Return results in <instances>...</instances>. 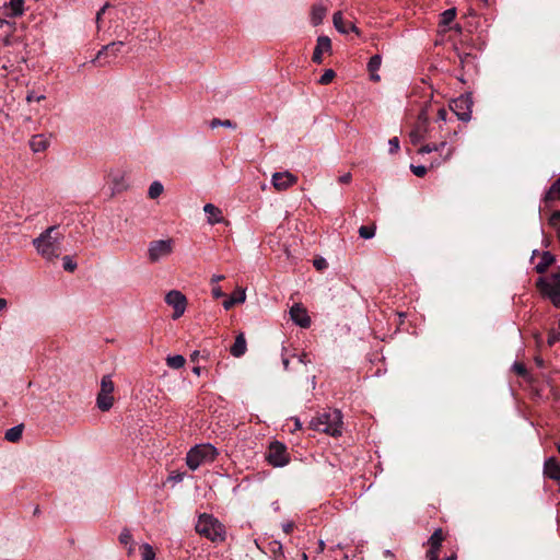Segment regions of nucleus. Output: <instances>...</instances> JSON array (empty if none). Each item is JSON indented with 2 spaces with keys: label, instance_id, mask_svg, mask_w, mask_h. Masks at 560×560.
Instances as JSON below:
<instances>
[{
  "label": "nucleus",
  "instance_id": "nucleus-31",
  "mask_svg": "<svg viewBox=\"0 0 560 560\" xmlns=\"http://www.w3.org/2000/svg\"><path fill=\"white\" fill-rule=\"evenodd\" d=\"M553 262V257L550 253L548 252H545L542 257H541V260L537 264L536 266V270L537 272L539 273H542L545 272V270L547 269V267L549 265H551Z\"/></svg>",
  "mask_w": 560,
  "mask_h": 560
},
{
  "label": "nucleus",
  "instance_id": "nucleus-43",
  "mask_svg": "<svg viewBox=\"0 0 560 560\" xmlns=\"http://www.w3.org/2000/svg\"><path fill=\"white\" fill-rule=\"evenodd\" d=\"M45 98H46V96L44 94L36 95L34 91H28L27 95H26V102L27 103H32L34 101L40 102V101H43Z\"/></svg>",
  "mask_w": 560,
  "mask_h": 560
},
{
  "label": "nucleus",
  "instance_id": "nucleus-11",
  "mask_svg": "<svg viewBox=\"0 0 560 560\" xmlns=\"http://www.w3.org/2000/svg\"><path fill=\"white\" fill-rule=\"evenodd\" d=\"M165 302L173 307V319L179 318L186 311V296L178 290L170 291L165 296Z\"/></svg>",
  "mask_w": 560,
  "mask_h": 560
},
{
  "label": "nucleus",
  "instance_id": "nucleus-44",
  "mask_svg": "<svg viewBox=\"0 0 560 560\" xmlns=\"http://www.w3.org/2000/svg\"><path fill=\"white\" fill-rule=\"evenodd\" d=\"M184 477L185 472L172 471V474L168 477V481H172L173 483H178L183 481Z\"/></svg>",
  "mask_w": 560,
  "mask_h": 560
},
{
  "label": "nucleus",
  "instance_id": "nucleus-39",
  "mask_svg": "<svg viewBox=\"0 0 560 560\" xmlns=\"http://www.w3.org/2000/svg\"><path fill=\"white\" fill-rule=\"evenodd\" d=\"M118 539L120 544L128 546L132 542V535L128 528H124L120 532Z\"/></svg>",
  "mask_w": 560,
  "mask_h": 560
},
{
  "label": "nucleus",
  "instance_id": "nucleus-50",
  "mask_svg": "<svg viewBox=\"0 0 560 560\" xmlns=\"http://www.w3.org/2000/svg\"><path fill=\"white\" fill-rule=\"evenodd\" d=\"M350 180H351L350 173H346L339 177V183H341V184H348V183H350Z\"/></svg>",
  "mask_w": 560,
  "mask_h": 560
},
{
  "label": "nucleus",
  "instance_id": "nucleus-28",
  "mask_svg": "<svg viewBox=\"0 0 560 560\" xmlns=\"http://www.w3.org/2000/svg\"><path fill=\"white\" fill-rule=\"evenodd\" d=\"M332 22L335 27L342 34H348L349 30L347 28L348 23H345L343 16L341 12H336L332 16Z\"/></svg>",
  "mask_w": 560,
  "mask_h": 560
},
{
  "label": "nucleus",
  "instance_id": "nucleus-48",
  "mask_svg": "<svg viewBox=\"0 0 560 560\" xmlns=\"http://www.w3.org/2000/svg\"><path fill=\"white\" fill-rule=\"evenodd\" d=\"M212 295H213L214 299H219V298L224 296V293H223L221 287H219V285L213 287L212 288Z\"/></svg>",
  "mask_w": 560,
  "mask_h": 560
},
{
  "label": "nucleus",
  "instance_id": "nucleus-15",
  "mask_svg": "<svg viewBox=\"0 0 560 560\" xmlns=\"http://www.w3.org/2000/svg\"><path fill=\"white\" fill-rule=\"evenodd\" d=\"M544 475L555 481L560 480V463L556 457H549L545 460Z\"/></svg>",
  "mask_w": 560,
  "mask_h": 560
},
{
  "label": "nucleus",
  "instance_id": "nucleus-16",
  "mask_svg": "<svg viewBox=\"0 0 560 560\" xmlns=\"http://www.w3.org/2000/svg\"><path fill=\"white\" fill-rule=\"evenodd\" d=\"M203 211L208 215L207 222L211 225H214L217 223H221L224 221L222 211L212 203H206L203 207Z\"/></svg>",
  "mask_w": 560,
  "mask_h": 560
},
{
  "label": "nucleus",
  "instance_id": "nucleus-2",
  "mask_svg": "<svg viewBox=\"0 0 560 560\" xmlns=\"http://www.w3.org/2000/svg\"><path fill=\"white\" fill-rule=\"evenodd\" d=\"M311 428L329 435L336 436L341 434L342 415L338 409L328 410L312 419Z\"/></svg>",
  "mask_w": 560,
  "mask_h": 560
},
{
  "label": "nucleus",
  "instance_id": "nucleus-57",
  "mask_svg": "<svg viewBox=\"0 0 560 560\" xmlns=\"http://www.w3.org/2000/svg\"><path fill=\"white\" fill-rule=\"evenodd\" d=\"M535 362H536V364H537L539 368H542V366H544V360H542L541 358L537 357V358L535 359Z\"/></svg>",
  "mask_w": 560,
  "mask_h": 560
},
{
  "label": "nucleus",
  "instance_id": "nucleus-18",
  "mask_svg": "<svg viewBox=\"0 0 560 560\" xmlns=\"http://www.w3.org/2000/svg\"><path fill=\"white\" fill-rule=\"evenodd\" d=\"M247 350L246 339L244 337V334H240L236 336L235 341L233 346L230 349V352L235 358H241L245 354Z\"/></svg>",
  "mask_w": 560,
  "mask_h": 560
},
{
  "label": "nucleus",
  "instance_id": "nucleus-46",
  "mask_svg": "<svg viewBox=\"0 0 560 560\" xmlns=\"http://www.w3.org/2000/svg\"><path fill=\"white\" fill-rule=\"evenodd\" d=\"M314 267L317 269V270H323L327 267V262L324 258H319V259H315L314 260Z\"/></svg>",
  "mask_w": 560,
  "mask_h": 560
},
{
  "label": "nucleus",
  "instance_id": "nucleus-35",
  "mask_svg": "<svg viewBox=\"0 0 560 560\" xmlns=\"http://www.w3.org/2000/svg\"><path fill=\"white\" fill-rule=\"evenodd\" d=\"M142 560H155V552L151 545L144 542L141 545Z\"/></svg>",
  "mask_w": 560,
  "mask_h": 560
},
{
  "label": "nucleus",
  "instance_id": "nucleus-9",
  "mask_svg": "<svg viewBox=\"0 0 560 560\" xmlns=\"http://www.w3.org/2000/svg\"><path fill=\"white\" fill-rule=\"evenodd\" d=\"M472 104L471 95L464 94L453 101L451 108L459 120L467 122L471 119Z\"/></svg>",
  "mask_w": 560,
  "mask_h": 560
},
{
  "label": "nucleus",
  "instance_id": "nucleus-29",
  "mask_svg": "<svg viewBox=\"0 0 560 560\" xmlns=\"http://www.w3.org/2000/svg\"><path fill=\"white\" fill-rule=\"evenodd\" d=\"M456 55L459 59V66L462 69H465L466 67H475L474 59L475 57L469 52H459L456 51Z\"/></svg>",
  "mask_w": 560,
  "mask_h": 560
},
{
  "label": "nucleus",
  "instance_id": "nucleus-8",
  "mask_svg": "<svg viewBox=\"0 0 560 560\" xmlns=\"http://www.w3.org/2000/svg\"><path fill=\"white\" fill-rule=\"evenodd\" d=\"M125 46V42L116 40L103 46L92 62L98 67H103L110 62L112 58H116Z\"/></svg>",
  "mask_w": 560,
  "mask_h": 560
},
{
  "label": "nucleus",
  "instance_id": "nucleus-12",
  "mask_svg": "<svg viewBox=\"0 0 560 560\" xmlns=\"http://www.w3.org/2000/svg\"><path fill=\"white\" fill-rule=\"evenodd\" d=\"M298 182V177L290 173L289 171L285 172H277L271 177V184L275 187V189L282 191L291 187Z\"/></svg>",
  "mask_w": 560,
  "mask_h": 560
},
{
  "label": "nucleus",
  "instance_id": "nucleus-5",
  "mask_svg": "<svg viewBox=\"0 0 560 560\" xmlns=\"http://www.w3.org/2000/svg\"><path fill=\"white\" fill-rule=\"evenodd\" d=\"M114 388L112 376L109 374L104 375L101 380V389L96 398V405L100 410L108 411L113 407L114 397L112 394Z\"/></svg>",
  "mask_w": 560,
  "mask_h": 560
},
{
  "label": "nucleus",
  "instance_id": "nucleus-61",
  "mask_svg": "<svg viewBox=\"0 0 560 560\" xmlns=\"http://www.w3.org/2000/svg\"><path fill=\"white\" fill-rule=\"evenodd\" d=\"M555 306L560 308V295L556 298Z\"/></svg>",
  "mask_w": 560,
  "mask_h": 560
},
{
  "label": "nucleus",
  "instance_id": "nucleus-26",
  "mask_svg": "<svg viewBox=\"0 0 560 560\" xmlns=\"http://www.w3.org/2000/svg\"><path fill=\"white\" fill-rule=\"evenodd\" d=\"M442 540H443L442 529L441 528L435 529L434 533L431 535V537L428 540V544L430 546L429 549H434L435 551H439Z\"/></svg>",
  "mask_w": 560,
  "mask_h": 560
},
{
  "label": "nucleus",
  "instance_id": "nucleus-56",
  "mask_svg": "<svg viewBox=\"0 0 560 560\" xmlns=\"http://www.w3.org/2000/svg\"><path fill=\"white\" fill-rule=\"evenodd\" d=\"M7 307V300L0 298V313Z\"/></svg>",
  "mask_w": 560,
  "mask_h": 560
},
{
  "label": "nucleus",
  "instance_id": "nucleus-22",
  "mask_svg": "<svg viewBox=\"0 0 560 560\" xmlns=\"http://www.w3.org/2000/svg\"><path fill=\"white\" fill-rule=\"evenodd\" d=\"M326 15V8L322 4H316L312 9L311 13V22L313 25H318L323 22Z\"/></svg>",
  "mask_w": 560,
  "mask_h": 560
},
{
  "label": "nucleus",
  "instance_id": "nucleus-17",
  "mask_svg": "<svg viewBox=\"0 0 560 560\" xmlns=\"http://www.w3.org/2000/svg\"><path fill=\"white\" fill-rule=\"evenodd\" d=\"M246 300V293L244 289H237L231 296L223 301L224 310H231L236 304H242Z\"/></svg>",
  "mask_w": 560,
  "mask_h": 560
},
{
  "label": "nucleus",
  "instance_id": "nucleus-64",
  "mask_svg": "<svg viewBox=\"0 0 560 560\" xmlns=\"http://www.w3.org/2000/svg\"><path fill=\"white\" fill-rule=\"evenodd\" d=\"M452 153H453V149H448V151H447V154H446L445 159H450V158H451V155H452Z\"/></svg>",
  "mask_w": 560,
  "mask_h": 560
},
{
  "label": "nucleus",
  "instance_id": "nucleus-34",
  "mask_svg": "<svg viewBox=\"0 0 560 560\" xmlns=\"http://www.w3.org/2000/svg\"><path fill=\"white\" fill-rule=\"evenodd\" d=\"M163 185L160 182L155 180L150 185L148 195L150 198L155 199L163 192Z\"/></svg>",
  "mask_w": 560,
  "mask_h": 560
},
{
  "label": "nucleus",
  "instance_id": "nucleus-32",
  "mask_svg": "<svg viewBox=\"0 0 560 560\" xmlns=\"http://www.w3.org/2000/svg\"><path fill=\"white\" fill-rule=\"evenodd\" d=\"M455 18H456V9L455 8L447 9L441 14V24L444 26H447L454 21Z\"/></svg>",
  "mask_w": 560,
  "mask_h": 560
},
{
  "label": "nucleus",
  "instance_id": "nucleus-3",
  "mask_svg": "<svg viewBox=\"0 0 560 560\" xmlns=\"http://www.w3.org/2000/svg\"><path fill=\"white\" fill-rule=\"evenodd\" d=\"M218 456V450L210 443L198 444L191 447L186 455V464L192 471L201 465L212 463Z\"/></svg>",
  "mask_w": 560,
  "mask_h": 560
},
{
  "label": "nucleus",
  "instance_id": "nucleus-30",
  "mask_svg": "<svg viewBox=\"0 0 560 560\" xmlns=\"http://www.w3.org/2000/svg\"><path fill=\"white\" fill-rule=\"evenodd\" d=\"M446 144H447L446 141H442L439 144H425V145H422L418 152L420 154H428L431 152H442L443 149L446 147Z\"/></svg>",
  "mask_w": 560,
  "mask_h": 560
},
{
  "label": "nucleus",
  "instance_id": "nucleus-38",
  "mask_svg": "<svg viewBox=\"0 0 560 560\" xmlns=\"http://www.w3.org/2000/svg\"><path fill=\"white\" fill-rule=\"evenodd\" d=\"M336 73L332 69H327L322 75L320 78L318 79V83L319 84H323V85H326L328 83H330L332 81V79L335 78Z\"/></svg>",
  "mask_w": 560,
  "mask_h": 560
},
{
  "label": "nucleus",
  "instance_id": "nucleus-24",
  "mask_svg": "<svg viewBox=\"0 0 560 560\" xmlns=\"http://www.w3.org/2000/svg\"><path fill=\"white\" fill-rule=\"evenodd\" d=\"M556 199H560V177L550 186L546 192L545 202L546 205Z\"/></svg>",
  "mask_w": 560,
  "mask_h": 560
},
{
  "label": "nucleus",
  "instance_id": "nucleus-41",
  "mask_svg": "<svg viewBox=\"0 0 560 560\" xmlns=\"http://www.w3.org/2000/svg\"><path fill=\"white\" fill-rule=\"evenodd\" d=\"M410 170L413 173V175H416L417 177H423L428 172V168L424 165L411 164Z\"/></svg>",
  "mask_w": 560,
  "mask_h": 560
},
{
  "label": "nucleus",
  "instance_id": "nucleus-52",
  "mask_svg": "<svg viewBox=\"0 0 560 560\" xmlns=\"http://www.w3.org/2000/svg\"><path fill=\"white\" fill-rule=\"evenodd\" d=\"M438 118L440 120H445L446 119V110L444 108H441L439 109L438 112Z\"/></svg>",
  "mask_w": 560,
  "mask_h": 560
},
{
  "label": "nucleus",
  "instance_id": "nucleus-60",
  "mask_svg": "<svg viewBox=\"0 0 560 560\" xmlns=\"http://www.w3.org/2000/svg\"><path fill=\"white\" fill-rule=\"evenodd\" d=\"M4 25H9V22L5 19L0 18V28H2Z\"/></svg>",
  "mask_w": 560,
  "mask_h": 560
},
{
  "label": "nucleus",
  "instance_id": "nucleus-37",
  "mask_svg": "<svg viewBox=\"0 0 560 560\" xmlns=\"http://www.w3.org/2000/svg\"><path fill=\"white\" fill-rule=\"evenodd\" d=\"M62 266L66 271L73 272L77 269V262L70 256L62 257Z\"/></svg>",
  "mask_w": 560,
  "mask_h": 560
},
{
  "label": "nucleus",
  "instance_id": "nucleus-4",
  "mask_svg": "<svg viewBox=\"0 0 560 560\" xmlns=\"http://www.w3.org/2000/svg\"><path fill=\"white\" fill-rule=\"evenodd\" d=\"M196 532L213 542L223 541L225 538L224 526L209 514H201L199 516Z\"/></svg>",
  "mask_w": 560,
  "mask_h": 560
},
{
  "label": "nucleus",
  "instance_id": "nucleus-23",
  "mask_svg": "<svg viewBox=\"0 0 560 560\" xmlns=\"http://www.w3.org/2000/svg\"><path fill=\"white\" fill-rule=\"evenodd\" d=\"M409 138L412 144L420 143L425 138V126L424 124L418 125L409 133Z\"/></svg>",
  "mask_w": 560,
  "mask_h": 560
},
{
  "label": "nucleus",
  "instance_id": "nucleus-33",
  "mask_svg": "<svg viewBox=\"0 0 560 560\" xmlns=\"http://www.w3.org/2000/svg\"><path fill=\"white\" fill-rule=\"evenodd\" d=\"M375 225H362L359 229V235L364 240H371L375 235Z\"/></svg>",
  "mask_w": 560,
  "mask_h": 560
},
{
  "label": "nucleus",
  "instance_id": "nucleus-20",
  "mask_svg": "<svg viewBox=\"0 0 560 560\" xmlns=\"http://www.w3.org/2000/svg\"><path fill=\"white\" fill-rule=\"evenodd\" d=\"M24 1L25 0H10L8 5L5 7L7 15L11 18H16L23 14L24 12Z\"/></svg>",
  "mask_w": 560,
  "mask_h": 560
},
{
  "label": "nucleus",
  "instance_id": "nucleus-7",
  "mask_svg": "<svg viewBox=\"0 0 560 560\" xmlns=\"http://www.w3.org/2000/svg\"><path fill=\"white\" fill-rule=\"evenodd\" d=\"M174 242L171 238L158 240L149 244L148 258L151 262H156L160 259L167 257L173 252Z\"/></svg>",
  "mask_w": 560,
  "mask_h": 560
},
{
  "label": "nucleus",
  "instance_id": "nucleus-47",
  "mask_svg": "<svg viewBox=\"0 0 560 560\" xmlns=\"http://www.w3.org/2000/svg\"><path fill=\"white\" fill-rule=\"evenodd\" d=\"M293 528H294V523L291 521L282 524V529L287 535L291 534Z\"/></svg>",
  "mask_w": 560,
  "mask_h": 560
},
{
  "label": "nucleus",
  "instance_id": "nucleus-45",
  "mask_svg": "<svg viewBox=\"0 0 560 560\" xmlns=\"http://www.w3.org/2000/svg\"><path fill=\"white\" fill-rule=\"evenodd\" d=\"M513 369L521 376H525L527 373L526 368L522 363H514Z\"/></svg>",
  "mask_w": 560,
  "mask_h": 560
},
{
  "label": "nucleus",
  "instance_id": "nucleus-25",
  "mask_svg": "<svg viewBox=\"0 0 560 560\" xmlns=\"http://www.w3.org/2000/svg\"><path fill=\"white\" fill-rule=\"evenodd\" d=\"M22 433H23V425L19 424V425H14V427L10 428L9 430H7L4 438L9 442H16L21 439Z\"/></svg>",
  "mask_w": 560,
  "mask_h": 560
},
{
  "label": "nucleus",
  "instance_id": "nucleus-19",
  "mask_svg": "<svg viewBox=\"0 0 560 560\" xmlns=\"http://www.w3.org/2000/svg\"><path fill=\"white\" fill-rule=\"evenodd\" d=\"M49 145L48 140L44 135H35L30 140V147L33 152L38 153L45 151Z\"/></svg>",
  "mask_w": 560,
  "mask_h": 560
},
{
  "label": "nucleus",
  "instance_id": "nucleus-54",
  "mask_svg": "<svg viewBox=\"0 0 560 560\" xmlns=\"http://www.w3.org/2000/svg\"><path fill=\"white\" fill-rule=\"evenodd\" d=\"M282 364H283L284 370L288 371L289 365H290V360L287 357H284V354H282Z\"/></svg>",
  "mask_w": 560,
  "mask_h": 560
},
{
  "label": "nucleus",
  "instance_id": "nucleus-58",
  "mask_svg": "<svg viewBox=\"0 0 560 560\" xmlns=\"http://www.w3.org/2000/svg\"><path fill=\"white\" fill-rule=\"evenodd\" d=\"M298 360H299L300 363L306 364L305 354L298 355Z\"/></svg>",
  "mask_w": 560,
  "mask_h": 560
},
{
  "label": "nucleus",
  "instance_id": "nucleus-63",
  "mask_svg": "<svg viewBox=\"0 0 560 560\" xmlns=\"http://www.w3.org/2000/svg\"><path fill=\"white\" fill-rule=\"evenodd\" d=\"M455 558H456V555H455V553H453V555H451L450 557H446V558H445V559H443V560H455Z\"/></svg>",
  "mask_w": 560,
  "mask_h": 560
},
{
  "label": "nucleus",
  "instance_id": "nucleus-51",
  "mask_svg": "<svg viewBox=\"0 0 560 560\" xmlns=\"http://www.w3.org/2000/svg\"><path fill=\"white\" fill-rule=\"evenodd\" d=\"M560 220V210L555 211L550 217V223L556 224L557 221Z\"/></svg>",
  "mask_w": 560,
  "mask_h": 560
},
{
  "label": "nucleus",
  "instance_id": "nucleus-14",
  "mask_svg": "<svg viewBox=\"0 0 560 560\" xmlns=\"http://www.w3.org/2000/svg\"><path fill=\"white\" fill-rule=\"evenodd\" d=\"M331 50V42L327 36H319L317 38L316 47L314 49L312 60L315 63H322L323 54Z\"/></svg>",
  "mask_w": 560,
  "mask_h": 560
},
{
  "label": "nucleus",
  "instance_id": "nucleus-27",
  "mask_svg": "<svg viewBox=\"0 0 560 560\" xmlns=\"http://www.w3.org/2000/svg\"><path fill=\"white\" fill-rule=\"evenodd\" d=\"M185 358L180 354L168 355L166 358V364L171 369L178 370L185 365Z\"/></svg>",
  "mask_w": 560,
  "mask_h": 560
},
{
  "label": "nucleus",
  "instance_id": "nucleus-62",
  "mask_svg": "<svg viewBox=\"0 0 560 560\" xmlns=\"http://www.w3.org/2000/svg\"><path fill=\"white\" fill-rule=\"evenodd\" d=\"M199 355V351H194L191 354V360L195 361Z\"/></svg>",
  "mask_w": 560,
  "mask_h": 560
},
{
  "label": "nucleus",
  "instance_id": "nucleus-13",
  "mask_svg": "<svg viewBox=\"0 0 560 560\" xmlns=\"http://www.w3.org/2000/svg\"><path fill=\"white\" fill-rule=\"evenodd\" d=\"M291 319L302 328L311 325V318L306 310L301 304H294L290 310Z\"/></svg>",
  "mask_w": 560,
  "mask_h": 560
},
{
  "label": "nucleus",
  "instance_id": "nucleus-21",
  "mask_svg": "<svg viewBox=\"0 0 560 560\" xmlns=\"http://www.w3.org/2000/svg\"><path fill=\"white\" fill-rule=\"evenodd\" d=\"M382 58L380 55H374L370 58L368 63V69L370 71L371 80L373 81H380V75L377 74V71L381 67Z\"/></svg>",
  "mask_w": 560,
  "mask_h": 560
},
{
  "label": "nucleus",
  "instance_id": "nucleus-53",
  "mask_svg": "<svg viewBox=\"0 0 560 560\" xmlns=\"http://www.w3.org/2000/svg\"><path fill=\"white\" fill-rule=\"evenodd\" d=\"M223 279H224L223 275H213L212 278H211V282L215 283V282H219V281H221Z\"/></svg>",
  "mask_w": 560,
  "mask_h": 560
},
{
  "label": "nucleus",
  "instance_id": "nucleus-1",
  "mask_svg": "<svg viewBox=\"0 0 560 560\" xmlns=\"http://www.w3.org/2000/svg\"><path fill=\"white\" fill-rule=\"evenodd\" d=\"M62 234L58 233V225H51L43 231L32 244L38 255L48 261L60 256Z\"/></svg>",
  "mask_w": 560,
  "mask_h": 560
},
{
  "label": "nucleus",
  "instance_id": "nucleus-59",
  "mask_svg": "<svg viewBox=\"0 0 560 560\" xmlns=\"http://www.w3.org/2000/svg\"><path fill=\"white\" fill-rule=\"evenodd\" d=\"M200 371H201L200 366L192 368V373L196 375H200Z\"/></svg>",
  "mask_w": 560,
  "mask_h": 560
},
{
  "label": "nucleus",
  "instance_id": "nucleus-6",
  "mask_svg": "<svg viewBox=\"0 0 560 560\" xmlns=\"http://www.w3.org/2000/svg\"><path fill=\"white\" fill-rule=\"evenodd\" d=\"M537 287L540 289L541 293L551 301L555 305V301L557 296H560V272H553L549 278H539L537 281Z\"/></svg>",
  "mask_w": 560,
  "mask_h": 560
},
{
  "label": "nucleus",
  "instance_id": "nucleus-10",
  "mask_svg": "<svg viewBox=\"0 0 560 560\" xmlns=\"http://www.w3.org/2000/svg\"><path fill=\"white\" fill-rule=\"evenodd\" d=\"M268 463L273 467H283L289 463V455L284 444L276 441L269 446L268 454L266 456Z\"/></svg>",
  "mask_w": 560,
  "mask_h": 560
},
{
  "label": "nucleus",
  "instance_id": "nucleus-42",
  "mask_svg": "<svg viewBox=\"0 0 560 560\" xmlns=\"http://www.w3.org/2000/svg\"><path fill=\"white\" fill-rule=\"evenodd\" d=\"M388 145H389V153L390 154H395L398 152L400 145H399V139L397 137H393L389 139L388 141Z\"/></svg>",
  "mask_w": 560,
  "mask_h": 560
},
{
  "label": "nucleus",
  "instance_id": "nucleus-55",
  "mask_svg": "<svg viewBox=\"0 0 560 560\" xmlns=\"http://www.w3.org/2000/svg\"><path fill=\"white\" fill-rule=\"evenodd\" d=\"M347 28L349 30V32H354V33L359 34V30L353 23H348Z\"/></svg>",
  "mask_w": 560,
  "mask_h": 560
},
{
  "label": "nucleus",
  "instance_id": "nucleus-40",
  "mask_svg": "<svg viewBox=\"0 0 560 560\" xmlns=\"http://www.w3.org/2000/svg\"><path fill=\"white\" fill-rule=\"evenodd\" d=\"M108 8H110V3L106 2L96 13L95 23H96V28L98 32L102 30L101 22H102L103 15L105 14V12Z\"/></svg>",
  "mask_w": 560,
  "mask_h": 560
},
{
  "label": "nucleus",
  "instance_id": "nucleus-36",
  "mask_svg": "<svg viewBox=\"0 0 560 560\" xmlns=\"http://www.w3.org/2000/svg\"><path fill=\"white\" fill-rule=\"evenodd\" d=\"M210 127L212 129H214L217 127L235 128L236 125L230 119L221 120V119L214 118L210 121Z\"/></svg>",
  "mask_w": 560,
  "mask_h": 560
},
{
  "label": "nucleus",
  "instance_id": "nucleus-49",
  "mask_svg": "<svg viewBox=\"0 0 560 560\" xmlns=\"http://www.w3.org/2000/svg\"><path fill=\"white\" fill-rule=\"evenodd\" d=\"M427 557L429 560H439V551L434 549H429L427 552Z\"/></svg>",
  "mask_w": 560,
  "mask_h": 560
}]
</instances>
